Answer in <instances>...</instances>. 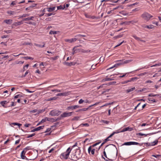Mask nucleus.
<instances>
[{"instance_id": "obj_1", "label": "nucleus", "mask_w": 161, "mask_h": 161, "mask_svg": "<svg viewBox=\"0 0 161 161\" xmlns=\"http://www.w3.org/2000/svg\"><path fill=\"white\" fill-rule=\"evenodd\" d=\"M82 155L81 153V150L78 147L76 149L75 152L73 153L71 155V159L72 160L76 161L82 157Z\"/></svg>"}, {"instance_id": "obj_2", "label": "nucleus", "mask_w": 161, "mask_h": 161, "mask_svg": "<svg viewBox=\"0 0 161 161\" xmlns=\"http://www.w3.org/2000/svg\"><path fill=\"white\" fill-rule=\"evenodd\" d=\"M71 149H70V147H69L66 151L62 153L60 156V158L62 160H66L68 158V157L69 156V154L71 151Z\"/></svg>"}, {"instance_id": "obj_3", "label": "nucleus", "mask_w": 161, "mask_h": 161, "mask_svg": "<svg viewBox=\"0 0 161 161\" xmlns=\"http://www.w3.org/2000/svg\"><path fill=\"white\" fill-rule=\"evenodd\" d=\"M101 142H97L96 143L90 146L88 148V151L90 155H93L94 154L95 151L96 150L94 148L95 146L100 143Z\"/></svg>"}, {"instance_id": "obj_4", "label": "nucleus", "mask_w": 161, "mask_h": 161, "mask_svg": "<svg viewBox=\"0 0 161 161\" xmlns=\"http://www.w3.org/2000/svg\"><path fill=\"white\" fill-rule=\"evenodd\" d=\"M61 113V111L54 109L52 110L49 113L50 115L52 116H58Z\"/></svg>"}, {"instance_id": "obj_5", "label": "nucleus", "mask_w": 161, "mask_h": 161, "mask_svg": "<svg viewBox=\"0 0 161 161\" xmlns=\"http://www.w3.org/2000/svg\"><path fill=\"white\" fill-rule=\"evenodd\" d=\"M142 17L144 19L148 21L151 18L153 17V16L150 14L146 13L142 14Z\"/></svg>"}, {"instance_id": "obj_6", "label": "nucleus", "mask_w": 161, "mask_h": 161, "mask_svg": "<svg viewBox=\"0 0 161 161\" xmlns=\"http://www.w3.org/2000/svg\"><path fill=\"white\" fill-rule=\"evenodd\" d=\"M73 112H65L61 115L60 116L62 118H65L68 117L72 115Z\"/></svg>"}, {"instance_id": "obj_7", "label": "nucleus", "mask_w": 161, "mask_h": 161, "mask_svg": "<svg viewBox=\"0 0 161 161\" xmlns=\"http://www.w3.org/2000/svg\"><path fill=\"white\" fill-rule=\"evenodd\" d=\"M123 145H139L141 146L142 145L139 143L134 142H129L124 143L123 144Z\"/></svg>"}, {"instance_id": "obj_8", "label": "nucleus", "mask_w": 161, "mask_h": 161, "mask_svg": "<svg viewBox=\"0 0 161 161\" xmlns=\"http://www.w3.org/2000/svg\"><path fill=\"white\" fill-rule=\"evenodd\" d=\"M80 106L78 105H75L73 106H68L67 108V109L68 110H73L75 109L79 108Z\"/></svg>"}, {"instance_id": "obj_9", "label": "nucleus", "mask_w": 161, "mask_h": 161, "mask_svg": "<svg viewBox=\"0 0 161 161\" xmlns=\"http://www.w3.org/2000/svg\"><path fill=\"white\" fill-rule=\"evenodd\" d=\"M77 40V38H73L70 39H66L65 40V41L66 42L71 43L76 41Z\"/></svg>"}, {"instance_id": "obj_10", "label": "nucleus", "mask_w": 161, "mask_h": 161, "mask_svg": "<svg viewBox=\"0 0 161 161\" xmlns=\"http://www.w3.org/2000/svg\"><path fill=\"white\" fill-rule=\"evenodd\" d=\"M47 120L52 122H55L57 121V119H54L53 118H49L48 117H46Z\"/></svg>"}, {"instance_id": "obj_11", "label": "nucleus", "mask_w": 161, "mask_h": 161, "mask_svg": "<svg viewBox=\"0 0 161 161\" xmlns=\"http://www.w3.org/2000/svg\"><path fill=\"white\" fill-rule=\"evenodd\" d=\"M133 128H132L130 127H128L126 128H124L121 131V132H124L127 131H131L133 130Z\"/></svg>"}, {"instance_id": "obj_12", "label": "nucleus", "mask_w": 161, "mask_h": 161, "mask_svg": "<svg viewBox=\"0 0 161 161\" xmlns=\"http://www.w3.org/2000/svg\"><path fill=\"white\" fill-rule=\"evenodd\" d=\"M158 142V140H156L154 141L150 142L149 143L148 146H153L157 144Z\"/></svg>"}, {"instance_id": "obj_13", "label": "nucleus", "mask_w": 161, "mask_h": 161, "mask_svg": "<svg viewBox=\"0 0 161 161\" xmlns=\"http://www.w3.org/2000/svg\"><path fill=\"white\" fill-rule=\"evenodd\" d=\"M26 152L24 151V150H23L20 154V157L22 159H25V158H26V156H25Z\"/></svg>"}, {"instance_id": "obj_14", "label": "nucleus", "mask_w": 161, "mask_h": 161, "mask_svg": "<svg viewBox=\"0 0 161 161\" xmlns=\"http://www.w3.org/2000/svg\"><path fill=\"white\" fill-rule=\"evenodd\" d=\"M13 20L12 19H5L4 20V22L5 23L8 25H10L12 23Z\"/></svg>"}, {"instance_id": "obj_15", "label": "nucleus", "mask_w": 161, "mask_h": 161, "mask_svg": "<svg viewBox=\"0 0 161 161\" xmlns=\"http://www.w3.org/2000/svg\"><path fill=\"white\" fill-rule=\"evenodd\" d=\"M132 36L137 41H140L145 42L144 41L142 40L140 37L137 36L136 35H133Z\"/></svg>"}, {"instance_id": "obj_16", "label": "nucleus", "mask_w": 161, "mask_h": 161, "mask_svg": "<svg viewBox=\"0 0 161 161\" xmlns=\"http://www.w3.org/2000/svg\"><path fill=\"white\" fill-rule=\"evenodd\" d=\"M68 92H65L64 93H59L57 95V96H66V95H68Z\"/></svg>"}, {"instance_id": "obj_17", "label": "nucleus", "mask_w": 161, "mask_h": 161, "mask_svg": "<svg viewBox=\"0 0 161 161\" xmlns=\"http://www.w3.org/2000/svg\"><path fill=\"white\" fill-rule=\"evenodd\" d=\"M65 8V4L63 5H60L59 6L57 7V10L59 9H62L63 10Z\"/></svg>"}, {"instance_id": "obj_18", "label": "nucleus", "mask_w": 161, "mask_h": 161, "mask_svg": "<svg viewBox=\"0 0 161 161\" xmlns=\"http://www.w3.org/2000/svg\"><path fill=\"white\" fill-rule=\"evenodd\" d=\"M8 102H8L7 101H1L0 103V104L3 107H5V104L8 103Z\"/></svg>"}, {"instance_id": "obj_19", "label": "nucleus", "mask_w": 161, "mask_h": 161, "mask_svg": "<svg viewBox=\"0 0 161 161\" xmlns=\"http://www.w3.org/2000/svg\"><path fill=\"white\" fill-rule=\"evenodd\" d=\"M135 89V87L131 88L130 89H128L126 90V93H128L130 92H131L132 91H134Z\"/></svg>"}, {"instance_id": "obj_20", "label": "nucleus", "mask_w": 161, "mask_h": 161, "mask_svg": "<svg viewBox=\"0 0 161 161\" xmlns=\"http://www.w3.org/2000/svg\"><path fill=\"white\" fill-rule=\"evenodd\" d=\"M34 18L33 16H31L29 17L25 18L24 19V20L28 21L30 20H33V18Z\"/></svg>"}, {"instance_id": "obj_21", "label": "nucleus", "mask_w": 161, "mask_h": 161, "mask_svg": "<svg viewBox=\"0 0 161 161\" xmlns=\"http://www.w3.org/2000/svg\"><path fill=\"white\" fill-rule=\"evenodd\" d=\"M42 43L43 44V45H40V44H36V43L34 44V45L35 46L39 47H45V44L44 42H43Z\"/></svg>"}, {"instance_id": "obj_22", "label": "nucleus", "mask_w": 161, "mask_h": 161, "mask_svg": "<svg viewBox=\"0 0 161 161\" xmlns=\"http://www.w3.org/2000/svg\"><path fill=\"white\" fill-rule=\"evenodd\" d=\"M47 11L49 12H51L54 10L55 9V7H53L52 8H47Z\"/></svg>"}, {"instance_id": "obj_23", "label": "nucleus", "mask_w": 161, "mask_h": 161, "mask_svg": "<svg viewBox=\"0 0 161 161\" xmlns=\"http://www.w3.org/2000/svg\"><path fill=\"white\" fill-rule=\"evenodd\" d=\"M148 135V134H143L141 133H137L136 134V135L137 136H146Z\"/></svg>"}, {"instance_id": "obj_24", "label": "nucleus", "mask_w": 161, "mask_h": 161, "mask_svg": "<svg viewBox=\"0 0 161 161\" xmlns=\"http://www.w3.org/2000/svg\"><path fill=\"white\" fill-rule=\"evenodd\" d=\"M120 64H119V63L116 64H115L112 67H110V68H108V69H107V70H108L110 69H112L114 68V67H116L117 66L119 65Z\"/></svg>"}, {"instance_id": "obj_25", "label": "nucleus", "mask_w": 161, "mask_h": 161, "mask_svg": "<svg viewBox=\"0 0 161 161\" xmlns=\"http://www.w3.org/2000/svg\"><path fill=\"white\" fill-rule=\"evenodd\" d=\"M80 51L82 53H87L90 52V51L89 50H86L83 49H81L80 50Z\"/></svg>"}, {"instance_id": "obj_26", "label": "nucleus", "mask_w": 161, "mask_h": 161, "mask_svg": "<svg viewBox=\"0 0 161 161\" xmlns=\"http://www.w3.org/2000/svg\"><path fill=\"white\" fill-rule=\"evenodd\" d=\"M44 126V125L41 126H40L37 128H36V130L38 131V130H39L41 129H43V128Z\"/></svg>"}, {"instance_id": "obj_27", "label": "nucleus", "mask_w": 161, "mask_h": 161, "mask_svg": "<svg viewBox=\"0 0 161 161\" xmlns=\"http://www.w3.org/2000/svg\"><path fill=\"white\" fill-rule=\"evenodd\" d=\"M7 13L11 15H14L15 14V12L14 11H7Z\"/></svg>"}, {"instance_id": "obj_28", "label": "nucleus", "mask_w": 161, "mask_h": 161, "mask_svg": "<svg viewBox=\"0 0 161 161\" xmlns=\"http://www.w3.org/2000/svg\"><path fill=\"white\" fill-rule=\"evenodd\" d=\"M119 132H118V131H116V132L114 131V132H113L108 137L109 138H110L112 136H113L115 134L118 133Z\"/></svg>"}, {"instance_id": "obj_29", "label": "nucleus", "mask_w": 161, "mask_h": 161, "mask_svg": "<svg viewBox=\"0 0 161 161\" xmlns=\"http://www.w3.org/2000/svg\"><path fill=\"white\" fill-rule=\"evenodd\" d=\"M119 132H118V131H116V132L114 131V132H113L108 137L109 138H110L112 136H113L115 134L118 133Z\"/></svg>"}, {"instance_id": "obj_30", "label": "nucleus", "mask_w": 161, "mask_h": 161, "mask_svg": "<svg viewBox=\"0 0 161 161\" xmlns=\"http://www.w3.org/2000/svg\"><path fill=\"white\" fill-rule=\"evenodd\" d=\"M119 132H118V131H116V132L114 131V132H113L108 137L109 138H110L112 136H113L115 134L118 133Z\"/></svg>"}, {"instance_id": "obj_31", "label": "nucleus", "mask_w": 161, "mask_h": 161, "mask_svg": "<svg viewBox=\"0 0 161 161\" xmlns=\"http://www.w3.org/2000/svg\"><path fill=\"white\" fill-rule=\"evenodd\" d=\"M119 132H118V131H116V132L114 131V132H113L108 137L109 138H110L112 136H113L115 134L118 133Z\"/></svg>"}, {"instance_id": "obj_32", "label": "nucleus", "mask_w": 161, "mask_h": 161, "mask_svg": "<svg viewBox=\"0 0 161 161\" xmlns=\"http://www.w3.org/2000/svg\"><path fill=\"white\" fill-rule=\"evenodd\" d=\"M119 132H118V131H116V132L114 131V132H113L108 137L109 138H110L112 136H113L115 134L118 133Z\"/></svg>"}, {"instance_id": "obj_33", "label": "nucleus", "mask_w": 161, "mask_h": 161, "mask_svg": "<svg viewBox=\"0 0 161 161\" xmlns=\"http://www.w3.org/2000/svg\"><path fill=\"white\" fill-rule=\"evenodd\" d=\"M101 122H103V123L106 124H108L109 123V122L108 121L104 120H102L101 121Z\"/></svg>"}, {"instance_id": "obj_34", "label": "nucleus", "mask_w": 161, "mask_h": 161, "mask_svg": "<svg viewBox=\"0 0 161 161\" xmlns=\"http://www.w3.org/2000/svg\"><path fill=\"white\" fill-rule=\"evenodd\" d=\"M64 64L65 65H66L70 66L73 65V63L72 62H70V63L65 62L64 63Z\"/></svg>"}, {"instance_id": "obj_35", "label": "nucleus", "mask_w": 161, "mask_h": 161, "mask_svg": "<svg viewBox=\"0 0 161 161\" xmlns=\"http://www.w3.org/2000/svg\"><path fill=\"white\" fill-rule=\"evenodd\" d=\"M29 15V14H23L21 16H20L19 18H23V17H26L28 16Z\"/></svg>"}, {"instance_id": "obj_36", "label": "nucleus", "mask_w": 161, "mask_h": 161, "mask_svg": "<svg viewBox=\"0 0 161 161\" xmlns=\"http://www.w3.org/2000/svg\"><path fill=\"white\" fill-rule=\"evenodd\" d=\"M146 28H147L149 29H153L154 27V26L153 25H147L146 27Z\"/></svg>"}, {"instance_id": "obj_37", "label": "nucleus", "mask_w": 161, "mask_h": 161, "mask_svg": "<svg viewBox=\"0 0 161 161\" xmlns=\"http://www.w3.org/2000/svg\"><path fill=\"white\" fill-rule=\"evenodd\" d=\"M57 31H50L49 32V34L51 35H55L57 34Z\"/></svg>"}, {"instance_id": "obj_38", "label": "nucleus", "mask_w": 161, "mask_h": 161, "mask_svg": "<svg viewBox=\"0 0 161 161\" xmlns=\"http://www.w3.org/2000/svg\"><path fill=\"white\" fill-rule=\"evenodd\" d=\"M11 124L13 125H18L19 126V127L21 125V124H19L18 123H11Z\"/></svg>"}, {"instance_id": "obj_39", "label": "nucleus", "mask_w": 161, "mask_h": 161, "mask_svg": "<svg viewBox=\"0 0 161 161\" xmlns=\"http://www.w3.org/2000/svg\"><path fill=\"white\" fill-rule=\"evenodd\" d=\"M102 157H103V158L104 160H105V161H112L114 160V159H115L114 158L113 159H110V158H107V159H105V158L103 157V156H102Z\"/></svg>"}, {"instance_id": "obj_40", "label": "nucleus", "mask_w": 161, "mask_h": 161, "mask_svg": "<svg viewBox=\"0 0 161 161\" xmlns=\"http://www.w3.org/2000/svg\"><path fill=\"white\" fill-rule=\"evenodd\" d=\"M80 119V117L79 116H75L73 119V120H78Z\"/></svg>"}, {"instance_id": "obj_41", "label": "nucleus", "mask_w": 161, "mask_h": 161, "mask_svg": "<svg viewBox=\"0 0 161 161\" xmlns=\"http://www.w3.org/2000/svg\"><path fill=\"white\" fill-rule=\"evenodd\" d=\"M56 99H57V97H53L49 98L47 100L48 101H50L55 100Z\"/></svg>"}, {"instance_id": "obj_42", "label": "nucleus", "mask_w": 161, "mask_h": 161, "mask_svg": "<svg viewBox=\"0 0 161 161\" xmlns=\"http://www.w3.org/2000/svg\"><path fill=\"white\" fill-rule=\"evenodd\" d=\"M89 108L88 107V108H85L81 109H80L78 110L77 112H79L80 111H85L87 110Z\"/></svg>"}, {"instance_id": "obj_43", "label": "nucleus", "mask_w": 161, "mask_h": 161, "mask_svg": "<svg viewBox=\"0 0 161 161\" xmlns=\"http://www.w3.org/2000/svg\"><path fill=\"white\" fill-rule=\"evenodd\" d=\"M30 149V147H27L23 149V150L26 153V151Z\"/></svg>"}, {"instance_id": "obj_44", "label": "nucleus", "mask_w": 161, "mask_h": 161, "mask_svg": "<svg viewBox=\"0 0 161 161\" xmlns=\"http://www.w3.org/2000/svg\"><path fill=\"white\" fill-rule=\"evenodd\" d=\"M22 97V95L21 94H18L15 95L14 97V98H18L21 97Z\"/></svg>"}, {"instance_id": "obj_45", "label": "nucleus", "mask_w": 161, "mask_h": 161, "mask_svg": "<svg viewBox=\"0 0 161 161\" xmlns=\"http://www.w3.org/2000/svg\"><path fill=\"white\" fill-rule=\"evenodd\" d=\"M161 65V63H159L157 64H155L153 65H152L151 67H155L157 66H160Z\"/></svg>"}, {"instance_id": "obj_46", "label": "nucleus", "mask_w": 161, "mask_h": 161, "mask_svg": "<svg viewBox=\"0 0 161 161\" xmlns=\"http://www.w3.org/2000/svg\"><path fill=\"white\" fill-rule=\"evenodd\" d=\"M159 96L158 94H155L154 95L153 93H150L148 95V96L149 97H154V96Z\"/></svg>"}, {"instance_id": "obj_47", "label": "nucleus", "mask_w": 161, "mask_h": 161, "mask_svg": "<svg viewBox=\"0 0 161 161\" xmlns=\"http://www.w3.org/2000/svg\"><path fill=\"white\" fill-rule=\"evenodd\" d=\"M45 111V110L44 109H42V110H38V111L37 112V113L38 114H40V113H42L43 112H44V111Z\"/></svg>"}, {"instance_id": "obj_48", "label": "nucleus", "mask_w": 161, "mask_h": 161, "mask_svg": "<svg viewBox=\"0 0 161 161\" xmlns=\"http://www.w3.org/2000/svg\"><path fill=\"white\" fill-rule=\"evenodd\" d=\"M28 73V70L26 71L25 74L23 75H22L21 77L22 78L25 77Z\"/></svg>"}, {"instance_id": "obj_49", "label": "nucleus", "mask_w": 161, "mask_h": 161, "mask_svg": "<svg viewBox=\"0 0 161 161\" xmlns=\"http://www.w3.org/2000/svg\"><path fill=\"white\" fill-rule=\"evenodd\" d=\"M35 133H33L31 135H28L27 137V138H29L34 136L35 135Z\"/></svg>"}, {"instance_id": "obj_50", "label": "nucleus", "mask_w": 161, "mask_h": 161, "mask_svg": "<svg viewBox=\"0 0 161 161\" xmlns=\"http://www.w3.org/2000/svg\"><path fill=\"white\" fill-rule=\"evenodd\" d=\"M24 58L26 59H30L31 60H33V58H32L31 57H28V56L27 57H24Z\"/></svg>"}, {"instance_id": "obj_51", "label": "nucleus", "mask_w": 161, "mask_h": 161, "mask_svg": "<svg viewBox=\"0 0 161 161\" xmlns=\"http://www.w3.org/2000/svg\"><path fill=\"white\" fill-rule=\"evenodd\" d=\"M131 81V80H126V81H125L122 82H121V83L122 84H126V83H127L128 82H130Z\"/></svg>"}, {"instance_id": "obj_52", "label": "nucleus", "mask_w": 161, "mask_h": 161, "mask_svg": "<svg viewBox=\"0 0 161 161\" xmlns=\"http://www.w3.org/2000/svg\"><path fill=\"white\" fill-rule=\"evenodd\" d=\"M152 156L155 157L156 158H157L159 157H161V155H152Z\"/></svg>"}, {"instance_id": "obj_53", "label": "nucleus", "mask_w": 161, "mask_h": 161, "mask_svg": "<svg viewBox=\"0 0 161 161\" xmlns=\"http://www.w3.org/2000/svg\"><path fill=\"white\" fill-rule=\"evenodd\" d=\"M36 4L35 3H33L32 5H31L30 6V7H31V8L32 10L33 8L34 7L36 6Z\"/></svg>"}, {"instance_id": "obj_54", "label": "nucleus", "mask_w": 161, "mask_h": 161, "mask_svg": "<svg viewBox=\"0 0 161 161\" xmlns=\"http://www.w3.org/2000/svg\"><path fill=\"white\" fill-rule=\"evenodd\" d=\"M26 10H29V11H31L32 10L31 8V7L30 6L25 8Z\"/></svg>"}, {"instance_id": "obj_55", "label": "nucleus", "mask_w": 161, "mask_h": 161, "mask_svg": "<svg viewBox=\"0 0 161 161\" xmlns=\"http://www.w3.org/2000/svg\"><path fill=\"white\" fill-rule=\"evenodd\" d=\"M131 61H132V60H127L125 61L124 62V63H126V64L128 63H129L130 62H131Z\"/></svg>"}, {"instance_id": "obj_56", "label": "nucleus", "mask_w": 161, "mask_h": 161, "mask_svg": "<svg viewBox=\"0 0 161 161\" xmlns=\"http://www.w3.org/2000/svg\"><path fill=\"white\" fill-rule=\"evenodd\" d=\"M51 91L52 92H55V91L57 92H61V91L60 90H58V89H53V90H52Z\"/></svg>"}, {"instance_id": "obj_57", "label": "nucleus", "mask_w": 161, "mask_h": 161, "mask_svg": "<svg viewBox=\"0 0 161 161\" xmlns=\"http://www.w3.org/2000/svg\"><path fill=\"white\" fill-rule=\"evenodd\" d=\"M45 64V63H44L43 62H42L40 64L39 66H45L46 65Z\"/></svg>"}, {"instance_id": "obj_58", "label": "nucleus", "mask_w": 161, "mask_h": 161, "mask_svg": "<svg viewBox=\"0 0 161 161\" xmlns=\"http://www.w3.org/2000/svg\"><path fill=\"white\" fill-rule=\"evenodd\" d=\"M113 80V79L110 78H106L105 79L106 81H110Z\"/></svg>"}, {"instance_id": "obj_59", "label": "nucleus", "mask_w": 161, "mask_h": 161, "mask_svg": "<svg viewBox=\"0 0 161 161\" xmlns=\"http://www.w3.org/2000/svg\"><path fill=\"white\" fill-rule=\"evenodd\" d=\"M25 126L26 127H29V126L31 125V124H25Z\"/></svg>"}, {"instance_id": "obj_60", "label": "nucleus", "mask_w": 161, "mask_h": 161, "mask_svg": "<svg viewBox=\"0 0 161 161\" xmlns=\"http://www.w3.org/2000/svg\"><path fill=\"white\" fill-rule=\"evenodd\" d=\"M46 121L47 120V119H46V117H45L44 119H43L42 120L41 122L43 123L46 122Z\"/></svg>"}, {"instance_id": "obj_61", "label": "nucleus", "mask_w": 161, "mask_h": 161, "mask_svg": "<svg viewBox=\"0 0 161 161\" xmlns=\"http://www.w3.org/2000/svg\"><path fill=\"white\" fill-rule=\"evenodd\" d=\"M75 47L72 49V51L73 52L71 53V54H72V55H74L75 53Z\"/></svg>"}, {"instance_id": "obj_62", "label": "nucleus", "mask_w": 161, "mask_h": 161, "mask_svg": "<svg viewBox=\"0 0 161 161\" xmlns=\"http://www.w3.org/2000/svg\"><path fill=\"white\" fill-rule=\"evenodd\" d=\"M84 102V100H83L82 99H80V100L79 101V104H81L83 102Z\"/></svg>"}, {"instance_id": "obj_63", "label": "nucleus", "mask_w": 161, "mask_h": 161, "mask_svg": "<svg viewBox=\"0 0 161 161\" xmlns=\"http://www.w3.org/2000/svg\"><path fill=\"white\" fill-rule=\"evenodd\" d=\"M20 139H18V140H16V141H15V144H17L19 143V142H20Z\"/></svg>"}, {"instance_id": "obj_64", "label": "nucleus", "mask_w": 161, "mask_h": 161, "mask_svg": "<svg viewBox=\"0 0 161 161\" xmlns=\"http://www.w3.org/2000/svg\"><path fill=\"white\" fill-rule=\"evenodd\" d=\"M55 148H53L51 149L48 152L49 153H52L54 150Z\"/></svg>"}]
</instances>
